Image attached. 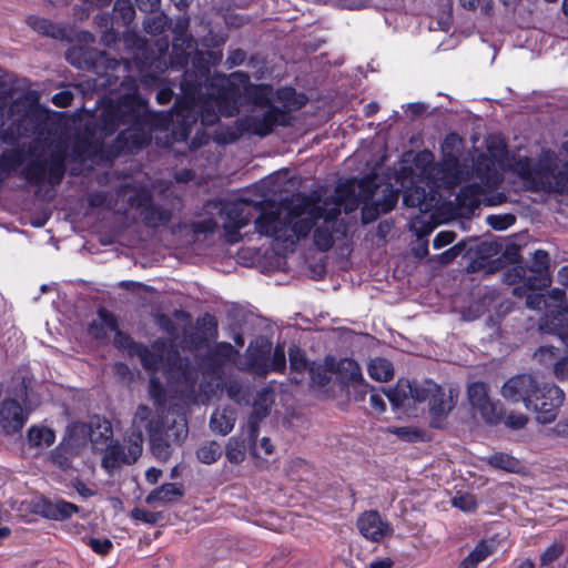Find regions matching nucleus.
Returning <instances> with one entry per match:
<instances>
[{"label": "nucleus", "instance_id": "1", "mask_svg": "<svg viewBox=\"0 0 568 568\" xmlns=\"http://www.w3.org/2000/svg\"><path fill=\"white\" fill-rule=\"evenodd\" d=\"M397 200L398 193L390 185L377 186L371 178L348 180L329 199L297 197L278 212H262L254 222L255 231L288 251L314 227L315 245L326 251L346 235L345 224L337 220L342 209L351 213L362 203V221L368 224L392 211Z\"/></svg>", "mask_w": 568, "mask_h": 568}, {"label": "nucleus", "instance_id": "2", "mask_svg": "<svg viewBox=\"0 0 568 568\" xmlns=\"http://www.w3.org/2000/svg\"><path fill=\"white\" fill-rule=\"evenodd\" d=\"M189 73L184 74L181 88L184 98L178 101L173 111L164 118V122L178 124L172 132L174 139L185 140L191 126L201 118L203 125L214 124L221 115L233 116L239 111V100L244 92L253 99L252 113L241 120L243 130L253 134L265 136L275 125L288 123V112L301 106L295 101V91L284 88L277 92L283 102V109L268 105L272 90L266 85H248V77L242 72L232 73L229 78L220 80L221 90L216 97L195 100V87L189 83Z\"/></svg>", "mask_w": 568, "mask_h": 568}, {"label": "nucleus", "instance_id": "3", "mask_svg": "<svg viewBox=\"0 0 568 568\" xmlns=\"http://www.w3.org/2000/svg\"><path fill=\"white\" fill-rule=\"evenodd\" d=\"M487 149L488 154H483L475 163L471 172L475 181L464 186L457 195L460 205L468 209L479 206L485 202L486 194L500 183L506 170L517 174L529 190L568 193V162L558 169L554 152L544 151L538 163L531 165L526 156L518 154L508 158L505 143L499 136H489ZM562 149L568 154V141Z\"/></svg>", "mask_w": 568, "mask_h": 568}, {"label": "nucleus", "instance_id": "4", "mask_svg": "<svg viewBox=\"0 0 568 568\" xmlns=\"http://www.w3.org/2000/svg\"><path fill=\"white\" fill-rule=\"evenodd\" d=\"M44 119V113L31 105L21 118L16 119L12 125L1 133L0 139L4 143L13 144L23 136L39 133L29 148L30 161L23 169V175L34 184L45 180L50 184H58L64 174L67 145L61 141L48 142V138H42Z\"/></svg>", "mask_w": 568, "mask_h": 568}, {"label": "nucleus", "instance_id": "5", "mask_svg": "<svg viewBox=\"0 0 568 568\" xmlns=\"http://www.w3.org/2000/svg\"><path fill=\"white\" fill-rule=\"evenodd\" d=\"M500 395L506 402L523 403L536 414V420L540 424L552 423L565 399V394L558 386L540 383L527 374L508 378L500 388Z\"/></svg>", "mask_w": 568, "mask_h": 568}, {"label": "nucleus", "instance_id": "6", "mask_svg": "<svg viewBox=\"0 0 568 568\" xmlns=\"http://www.w3.org/2000/svg\"><path fill=\"white\" fill-rule=\"evenodd\" d=\"M100 118L102 130L106 133L113 132L120 124H130L119 136L128 148H142L151 140L155 115L149 113L145 102L134 93L116 103H104Z\"/></svg>", "mask_w": 568, "mask_h": 568}, {"label": "nucleus", "instance_id": "7", "mask_svg": "<svg viewBox=\"0 0 568 568\" xmlns=\"http://www.w3.org/2000/svg\"><path fill=\"white\" fill-rule=\"evenodd\" d=\"M386 396L395 408L409 410L425 404L433 418H443L455 407L458 393L452 388L445 389L432 381L399 379L395 387L387 390Z\"/></svg>", "mask_w": 568, "mask_h": 568}, {"label": "nucleus", "instance_id": "8", "mask_svg": "<svg viewBox=\"0 0 568 568\" xmlns=\"http://www.w3.org/2000/svg\"><path fill=\"white\" fill-rule=\"evenodd\" d=\"M217 211L226 241L236 243L240 241L239 231L248 224L252 219V206L240 200L232 202H213L210 206Z\"/></svg>", "mask_w": 568, "mask_h": 568}, {"label": "nucleus", "instance_id": "9", "mask_svg": "<svg viewBox=\"0 0 568 568\" xmlns=\"http://www.w3.org/2000/svg\"><path fill=\"white\" fill-rule=\"evenodd\" d=\"M548 267L549 257L547 252L538 250L534 253L529 266L531 275H526V271L521 266H515L505 275V281L509 284L523 282L527 288L541 290L550 284Z\"/></svg>", "mask_w": 568, "mask_h": 568}, {"label": "nucleus", "instance_id": "10", "mask_svg": "<svg viewBox=\"0 0 568 568\" xmlns=\"http://www.w3.org/2000/svg\"><path fill=\"white\" fill-rule=\"evenodd\" d=\"M457 141L458 139L456 135H452L445 141L443 145L444 159L440 164L433 165L429 169L427 165L430 163L417 164L418 166H422V174H427L428 178L433 176L438 185L445 184L447 186H453L458 184L464 179V172L460 168L457 154L453 151H447L450 143Z\"/></svg>", "mask_w": 568, "mask_h": 568}, {"label": "nucleus", "instance_id": "11", "mask_svg": "<svg viewBox=\"0 0 568 568\" xmlns=\"http://www.w3.org/2000/svg\"><path fill=\"white\" fill-rule=\"evenodd\" d=\"M467 397L475 416L479 415L484 422L490 425L501 422L503 406L489 397V388L485 383H471L467 388Z\"/></svg>", "mask_w": 568, "mask_h": 568}, {"label": "nucleus", "instance_id": "12", "mask_svg": "<svg viewBox=\"0 0 568 568\" xmlns=\"http://www.w3.org/2000/svg\"><path fill=\"white\" fill-rule=\"evenodd\" d=\"M89 436L90 442L98 448V445L105 443L112 437V427L109 420L94 417L90 420V424H74L69 428V445L71 447H79L82 445V439L85 442Z\"/></svg>", "mask_w": 568, "mask_h": 568}, {"label": "nucleus", "instance_id": "13", "mask_svg": "<svg viewBox=\"0 0 568 568\" xmlns=\"http://www.w3.org/2000/svg\"><path fill=\"white\" fill-rule=\"evenodd\" d=\"M142 454V439L140 435L128 436V447L124 448L118 443H111L106 446L102 459V466L106 470H112L122 464H133Z\"/></svg>", "mask_w": 568, "mask_h": 568}, {"label": "nucleus", "instance_id": "14", "mask_svg": "<svg viewBox=\"0 0 568 568\" xmlns=\"http://www.w3.org/2000/svg\"><path fill=\"white\" fill-rule=\"evenodd\" d=\"M361 535L373 542H382L394 534L390 523L383 518L376 510H366L361 514L356 521Z\"/></svg>", "mask_w": 568, "mask_h": 568}, {"label": "nucleus", "instance_id": "15", "mask_svg": "<svg viewBox=\"0 0 568 568\" xmlns=\"http://www.w3.org/2000/svg\"><path fill=\"white\" fill-rule=\"evenodd\" d=\"M28 420V412L17 398L8 397L0 404V427L4 434L19 433Z\"/></svg>", "mask_w": 568, "mask_h": 568}, {"label": "nucleus", "instance_id": "16", "mask_svg": "<svg viewBox=\"0 0 568 568\" xmlns=\"http://www.w3.org/2000/svg\"><path fill=\"white\" fill-rule=\"evenodd\" d=\"M139 356L143 366L148 369L158 371L160 368H170L176 364L178 353L173 349L172 345L166 343H155L152 349L140 348Z\"/></svg>", "mask_w": 568, "mask_h": 568}, {"label": "nucleus", "instance_id": "17", "mask_svg": "<svg viewBox=\"0 0 568 568\" xmlns=\"http://www.w3.org/2000/svg\"><path fill=\"white\" fill-rule=\"evenodd\" d=\"M160 430V423L152 409L145 405H140L134 414L131 430L129 437L140 435L143 440L144 432L150 435L151 438L155 437Z\"/></svg>", "mask_w": 568, "mask_h": 568}, {"label": "nucleus", "instance_id": "18", "mask_svg": "<svg viewBox=\"0 0 568 568\" xmlns=\"http://www.w3.org/2000/svg\"><path fill=\"white\" fill-rule=\"evenodd\" d=\"M274 402V394L272 390L264 388L257 394V398L253 404V414L247 423V433L250 442L255 440L257 435L258 419L267 414Z\"/></svg>", "mask_w": 568, "mask_h": 568}, {"label": "nucleus", "instance_id": "19", "mask_svg": "<svg viewBox=\"0 0 568 568\" xmlns=\"http://www.w3.org/2000/svg\"><path fill=\"white\" fill-rule=\"evenodd\" d=\"M116 329V318L105 308H100L98 317L90 325L89 332L95 338H104L109 333L116 332L115 342L122 345L123 336Z\"/></svg>", "mask_w": 568, "mask_h": 568}, {"label": "nucleus", "instance_id": "20", "mask_svg": "<svg viewBox=\"0 0 568 568\" xmlns=\"http://www.w3.org/2000/svg\"><path fill=\"white\" fill-rule=\"evenodd\" d=\"M183 496V489L180 485L175 483L163 484L158 489L151 491L145 501L149 505H165L168 503L175 501Z\"/></svg>", "mask_w": 568, "mask_h": 568}, {"label": "nucleus", "instance_id": "21", "mask_svg": "<svg viewBox=\"0 0 568 568\" xmlns=\"http://www.w3.org/2000/svg\"><path fill=\"white\" fill-rule=\"evenodd\" d=\"M434 196L427 193L422 186L407 187L404 193V203L410 207H417L422 212H427L433 207Z\"/></svg>", "mask_w": 568, "mask_h": 568}, {"label": "nucleus", "instance_id": "22", "mask_svg": "<svg viewBox=\"0 0 568 568\" xmlns=\"http://www.w3.org/2000/svg\"><path fill=\"white\" fill-rule=\"evenodd\" d=\"M236 422V413L233 408L225 407L222 409H216L210 420L211 428L221 434H229L235 425Z\"/></svg>", "mask_w": 568, "mask_h": 568}, {"label": "nucleus", "instance_id": "23", "mask_svg": "<svg viewBox=\"0 0 568 568\" xmlns=\"http://www.w3.org/2000/svg\"><path fill=\"white\" fill-rule=\"evenodd\" d=\"M367 372L371 378L376 382H388L394 377L393 364L383 357L372 358L367 364Z\"/></svg>", "mask_w": 568, "mask_h": 568}, {"label": "nucleus", "instance_id": "24", "mask_svg": "<svg viewBox=\"0 0 568 568\" xmlns=\"http://www.w3.org/2000/svg\"><path fill=\"white\" fill-rule=\"evenodd\" d=\"M493 552V545L487 541H481L462 560L458 568H477V566L491 556Z\"/></svg>", "mask_w": 568, "mask_h": 568}, {"label": "nucleus", "instance_id": "25", "mask_svg": "<svg viewBox=\"0 0 568 568\" xmlns=\"http://www.w3.org/2000/svg\"><path fill=\"white\" fill-rule=\"evenodd\" d=\"M173 63L186 64L189 58L195 53V42L192 38L178 37L173 42Z\"/></svg>", "mask_w": 568, "mask_h": 568}, {"label": "nucleus", "instance_id": "26", "mask_svg": "<svg viewBox=\"0 0 568 568\" xmlns=\"http://www.w3.org/2000/svg\"><path fill=\"white\" fill-rule=\"evenodd\" d=\"M336 372L346 383H362L364 381L359 365L351 359L343 358L337 363Z\"/></svg>", "mask_w": 568, "mask_h": 568}, {"label": "nucleus", "instance_id": "27", "mask_svg": "<svg viewBox=\"0 0 568 568\" xmlns=\"http://www.w3.org/2000/svg\"><path fill=\"white\" fill-rule=\"evenodd\" d=\"M28 440L36 447H49L55 440L54 432L44 426H32L28 430Z\"/></svg>", "mask_w": 568, "mask_h": 568}, {"label": "nucleus", "instance_id": "28", "mask_svg": "<svg viewBox=\"0 0 568 568\" xmlns=\"http://www.w3.org/2000/svg\"><path fill=\"white\" fill-rule=\"evenodd\" d=\"M24 160L23 152L20 150L4 151L0 158V180L16 171Z\"/></svg>", "mask_w": 568, "mask_h": 568}, {"label": "nucleus", "instance_id": "29", "mask_svg": "<svg viewBox=\"0 0 568 568\" xmlns=\"http://www.w3.org/2000/svg\"><path fill=\"white\" fill-rule=\"evenodd\" d=\"M246 440L241 436H233L229 439L226 445V458L232 464H240L246 457Z\"/></svg>", "mask_w": 568, "mask_h": 568}, {"label": "nucleus", "instance_id": "30", "mask_svg": "<svg viewBox=\"0 0 568 568\" xmlns=\"http://www.w3.org/2000/svg\"><path fill=\"white\" fill-rule=\"evenodd\" d=\"M27 24L41 34L51 36L53 38L61 34V30L58 27L43 18L30 16L27 18Z\"/></svg>", "mask_w": 568, "mask_h": 568}, {"label": "nucleus", "instance_id": "31", "mask_svg": "<svg viewBox=\"0 0 568 568\" xmlns=\"http://www.w3.org/2000/svg\"><path fill=\"white\" fill-rule=\"evenodd\" d=\"M78 511V507L65 500H57L48 506V516L53 519H65Z\"/></svg>", "mask_w": 568, "mask_h": 568}, {"label": "nucleus", "instance_id": "32", "mask_svg": "<svg viewBox=\"0 0 568 568\" xmlns=\"http://www.w3.org/2000/svg\"><path fill=\"white\" fill-rule=\"evenodd\" d=\"M222 455L221 445L216 442H209L201 445L196 452L200 462L204 464L215 463Z\"/></svg>", "mask_w": 568, "mask_h": 568}, {"label": "nucleus", "instance_id": "33", "mask_svg": "<svg viewBox=\"0 0 568 568\" xmlns=\"http://www.w3.org/2000/svg\"><path fill=\"white\" fill-rule=\"evenodd\" d=\"M488 462L493 467L506 471L515 473L520 469V463L518 459L503 453L494 454L489 457Z\"/></svg>", "mask_w": 568, "mask_h": 568}, {"label": "nucleus", "instance_id": "34", "mask_svg": "<svg viewBox=\"0 0 568 568\" xmlns=\"http://www.w3.org/2000/svg\"><path fill=\"white\" fill-rule=\"evenodd\" d=\"M290 365L291 369L296 374H302L306 369H310L308 363L305 358L302 349L296 347L295 345L291 346L288 349Z\"/></svg>", "mask_w": 568, "mask_h": 568}, {"label": "nucleus", "instance_id": "35", "mask_svg": "<svg viewBox=\"0 0 568 568\" xmlns=\"http://www.w3.org/2000/svg\"><path fill=\"white\" fill-rule=\"evenodd\" d=\"M237 352L229 343H221L216 345L213 357L217 363H235Z\"/></svg>", "mask_w": 568, "mask_h": 568}, {"label": "nucleus", "instance_id": "36", "mask_svg": "<svg viewBox=\"0 0 568 568\" xmlns=\"http://www.w3.org/2000/svg\"><path fill=\"white\" fill-rule=\"evenodd\" d=\"M452 505L463 511H474L477 508V501L474 495L464 493V494H457L452 499Z\"/></svg>", "mask_w": 568, "mask_h": 568}, {"label": "nucleus", "instance_id": "37", "mask_svg": "<svg viewBox=\"0 0 568 568\" xmlns=\"http://www.w3.org/2000/svg\"><path fill=\"white\" fill-rule=\"evenodd\" d=\"M486 221L494 230L503 231L514 225L516 217L513 214L488 215Z\"/></svg>", "mask_w": 568, "mask_h": 568}, {"label": "nucleus", "instance_id": "38", "mask_svg": "<svg viewBox=\"0 0 568 568\" xmlns=\"http://www.w3.org/2000/svg\"><path fill=\"white\" fill-rule=\"evenodd\" d=\"M171 214L165 210H158L155 207H150L145 215V220L149 224L156 226L158 224H164L169 222Z\"/></svg>", "mask_w": 568, "mask_h": 568}, {"label": "nucleus", "instance_id": "39", "mask_svg": "<svg viewBox=\"0 0 568 568\" xmlns=\"http://www.w3.org/2000/svg\"><path fill=\"white\" fill-rule=\"evenodd\" d=\"M114 10L119 12L124 23H130L134 18V9L129 0H116Z\"/></svg>", "mask_w": 568, "mask_h": 568}, {"label": "nucleus", "instance_id": "40", "mask_svg": "<svg viewBox=\"0 0 568 568\" xmlns=\"http://www.w3.org/2000/svg\"><path fill=\"white\" fill-rule=\"evenodd\" d=\"M121 196L128 197V201L130 202L131 206L146 205L148 201L150 200V193L148 190L143 189L135 197H132L131 195H129L128 186L122 189Z\"/></svg>", "mask_w": 568, "mask_h": 568}, {"label": "nucleus", "instance_id": "41", "mask_svg": "<svg viewBox=\"0 0 568 568\" xmlns=\"http://www.w3.org/2000/svg\"><path fill=\"white\" fill-rule=\"evenodd\" d=\"M399 438L408 442L418 440L422 438V432L415 427H397L393 430Z\"/></svg>", "mask_w": 568, "mask_h": 568}, {"label": "nucleus", "instance_id": "42", "mask_svg": "<svg viewBox=\"0 0 568 568\" xmlns=\"http://www.w3.org/2000/svg\"><path fill=\"white\" fill-rule=\"evenodd\" d=\"M532 292L526 295V305L531 310H541L547 306V300L544 294L535 292L536 288H531Z\"/></svg>", "mask_w": 568, "mask_h": 568}, {"label": "nucleus", "instance_id": "43", "mask_svg": "<svg viewBox=\"0 0 568 568\" xmlns=\"http://www.w3.org/2000/svg\"><path fill=\"white\" fill-rule=\"evenodd\" d=\"M89 546L99 555H106L112 548V541L108 538H92Z\"/></svg>", "mask_w": 568, "mask_h": 568}, {"label": "nucleus", "instance_id": "44", "mask_svg": "<svg viewBox=\"0 0 568 568\" xmlns=\"http://www.w3.org/2000/svg\"><path fill=\"white\" fill-rule=\"evenodd\" d=\"M564 295L565 294L561 290L552 288L548 293V298L559 303V305H556V307L558 308L560 315H568V302L564 301Z\"/></svg>", "mask_w": 568, "mask_h": 568}, {"label": "nucleus", "instance_id": "45", "mask_svg": "<svg viewBox=\"0 0 568 568\" xmlns=\"http://www.w3.org/2000/svg\"><path fill=\"white\" fill-rule=\"evenodd\" d=\"M528 423V417L525 414H509L505 418V425L513 429H520Z\"/></svg>", "mask_w": 568, "mask_h": 568}, {"label": "nucleus", "instance_id": "46", "mask_svg": "<svg viewBox=\"0 0 568 568\" xmlns=\"http://www.w3.org/2000/svg\"><path fill=\"white\" fill-rule=\"evenodd\" d=\"M535 358L542 363L548 364L557 358L555 353V347L552 346H542L538 351L535 352Z\"/></svg>", "mask_w": 568, "mask_h": 568}, {"label": "nucleus", "instance_id": "47", "mask_svg": "<svg viewBox=\"0 0 568 568\" xmlns=\"http://www.w3.org/2000/svg\"><path fill=\"white\" fill-rule=\"evenodd\" d=\"M310 373L313 382L320 385H325L329 381L328 371L325 367H322L321 365L311 366Z\"/></svg>", "mask_w": 568, "mask_h": 568}, {"label": "nucleus", "instance_id": "48", "mask_svg": "<svg viewBox=\"0 0 568 568\" xmlns=\"http://www.w3.org/2000/svg\"><path fill=\"white\" fill-rule=\"evenodd\" d=\"M562 554V547L559 545H551L540 557L541 565L546 566L559 558Z\"/></svg>", "mask_w": 568, "mask_h": 568}, {"label": "nucleus", "instance_id": "49", "mask_svg": "<svg viewBox=\"0 0 568 568\" xmlns=\"http://www.w3.org/2000/svg\"><path fill=\"white\" fill-rule=\"evenodd\" d=\"M456 234L453 231H442L433 240L435 248H440L454 242Z\"/></svg>", "mask_w": 568, "mask_h": 568}, {"label": "nucleus", "instance_id": "50", "mask_svg": "<svg viewBox=\"0 0 568 568\" xmlns=\"http://www.w3.org/2000/svg\"><path fill=\"white\" fill-rule=\"evenodd\" d=\"M263 452L265 455H271L273 453V445L271 444L267 437H263L258 445L254 444L252 447V455L257 457L260 452Z\"/></svg>", "mask_w": 568, "mask_h": 568}, {"label": "nucleus", "instance_id": "51", "mask_svg": "<svg viewBox=\"0 0 568 568\" xmlns=\"http://www.w3.org/2000/svg\"><path fill=\"white\" fill-rule=\"evenodd\" d=\"M464 248H465V244L458 243V244L454 245L453 247H450L449 250L442 253L440 258L444 263H449L455 257H457L459 254H462Z\"/></svg>", "mask_w": 568, "mask_h": 568}, {"label": "nucleus", "instance_id": "52", "mask_svg": "<svg viewBox=\"0 0 568 568\" xmlns=\"http://www.w3.org/2000/svg\"><path fill=\"white\" fill-rule=\"evenodd\" d=\"M131 516L135 520H141V521H145V523H155L156 521L155 514L150 513L145 509H141V508H134L131 513Z\"/></svg>", "mask_w": 568, "mask_h": 568}, {"label": "nucleus", "instance_id": "53", "mask_svg": "<svg viewBox=\"0 0 568 568\" xmlns=\"http://www.w3.org/2000/svg\"><path fill=\"white\" fill-rule=\"evenodd\" d=\"M272 367L275 371H282L285 367V352L283 346L275 348Z\"/></svg>", "mask_w": 568, "mask_h": 568}, {"label": "nucleus", "instance_id": "54", "mask_svg": "<svg viewBox=\"0 0 568 568\" xmlns=\"http://www.w3.org/2000/svg\"><path fill=\"white\" fill-rule=\"evenodd\" d=\"M72 100H73V95L69 91L59 92V93L54 94L52 98V102L57 106H61V108L70 105Z\"/></svg>", "mask_w": 568, "mask_h": 568}, {"label": "nucleus", "instance_id": "55", "mask_svg": "<svg viewBox=\"0 0 568 568\" xmlns=\"http://www.w3.org/2000/svg\"><path fill=\"white\" fill-rule=\"evenodd\" d=\"M152 450L158 458L163 460L166 459L170 455L169 446L158 442L154 437L152 438Z\"/></svg>", "mask_w": 568, "mask_h": 568}, {"label": "nucleus", "instance_id": "56", "mask_svg": "<svg viewBox=\"0 0 568 568\" xmlns=\"http://www.w3.org/2000/svg\"><path fill=\"white\" fill-rule=\"evenodd\" d=\"M555 374L560 379L568 378V357L562 358L555 364Z\"/></svg>", "mask_w": 568, "mask_h": 568}, {"label": "nucleus", "instance_id": "57", "mask_svg": "<svg viewBox=\"0 0 568 568\" xmlns=\"http://www.w3.org/2000/svg\"><path fill=\"white\" fill-rule=\"evenodd\" d=\"M161 0H135L138 7L144 12H152L160 6Z\"/></svg>", "mask_w": 568, "mask_h": 568}, {"label": "nucleus", "instance_id": "58", "mask_svg": "<svg viewBox=\"0 0 568 568\" xmlns=\"http://www.w3.org/2000/svg\"><path fill=\"white\" fill-rule=\"evenodd\" d=\"M369 403H371L372 408H374L377 413L381 414V413L385 412L386 405L381 395L375 394V393L372 394L369 397Z\"/></svg>", "mask_w": 568, "mask_h": 568}, {"label": "nucleus", "instance_id": "59", "mask_svg": "<svg viewBox=\"0 0 568 568\" xmlns=\"http://www.w3.org/2000/svg\"><path fill=\"white\" fill-rule=\"evenodd\" d=\"M227 395L234 402L241 403L243 397L241 396V386L237 383H232L227 387Z\"/></svg>", "mask_w": 568, "mask_h": 568}, {"label": "nucleus", "instance_id": "60", "mask_svg": "<svg viewBox=\"0 0 568 568\" xmlns=\"http://www.w3.org/2000/svg\"><path fill=\"white\" fill-rule=\"evenodd\" d=\"M150 394L156 400H159L161 397V394H162L161 384L155 377L150 378Z\"/></svg>", "mask_w": 568, "mask_h": 568}, {"label": "nucleus", "instance_id": "61", "mask_svg": "<svg viewBox=\"0 0 568 568\" xmlns=\"http://www.w3.org/2000/svg\"><path fill=\"white\" fill-rule=\"evenodd\" d=\"M394 561L390 558H378L373 560L368 568H392Z\"/></svg>", "mask_w": 568, "mask_h": 568}, {"label": "nucleus", "instance_id": "62", "mask_svg": "<svg viewBox=\"0 0 568 568\" xmlns=\"http://www.w3.org/2000/svg\"><path fill=\"white\" fill-rule=\"evenodd\" d=\"M245 59V53L241 50H236L234 52L231 53V55L227 58V62L231 64V65H236V64H240L244 61Z\"/></svg>", "mask_w": 568, "mask_h": 568}, {"label": "nucleus", "instance_id": "63", "mask_svg": "<svg viewBox=\"0 0 568 568\" xmlns=\"http://www.w3.org/2000/svg\"><path fill=\"white\" fill-rule=\"evenodd\" d=\"M162 475V471L160 469H156V468H150L146 474H145V477H146V480L150 483V484H155L158 483V480L160 479Z\"/></svg>", "mask_w": 568, "mask_h": 568}, {"label": "nucleus", "instance_id": "64", "mask_svg": "<svg viewBox=\"0 0 568 568\" xmlns=\"http://www.w3.org/2000/svg\"><path fill=\"white\" fill-rule=\"evenodd\" d=\"M554 327L557 329L558 336L562 339L568 342V324L561 325L559 323H554Z\"/></svg>", "mask_w": 568, "mask_h": 568}]
</instances>
